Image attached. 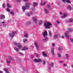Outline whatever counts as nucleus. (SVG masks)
Instances as JSON below:
<instances>
[{"label":"nucleus","mask_w":73,"mask_h":73,"mask_svg":"<svg viewBox=\"0 0 73 73\" xmlns=\"http://www.w3.org/2000/svg\"><path fill=\"white\" fill-rule=\"evenodd\" d=\"M14 44L17 46V47H15L14 48V49L15 51L19 52V50H21L22 47V46H21V44L19 43H17L16 42H14Z\"/></svg>","instance_id":"nucleus-1"},{"label":"nucleus","mask_w":73,"mask_h":73,"mask_svg":"<svg viewBox=\"0 0 73 73\" xmlns=\"http://www.w3.org/2000/svg\"><path fill=\"white\" fill-rule=\"evenodd\" d=\"M52 24L50 22H46L44 23V26L46 28H48Z\"/></svg>","instance_id":"nucleus-2"},{"label":"nucleus","mask_w":73,"mask_h":73,"mask_svg":"<svg viewBox=\"0 0 73 73\" xmlns=\"http://www.w3.org/2000/svg\"><path fill=\"white\" fill-rule=\"evenodd\" d=\"M15 33H16V32H13L12 33H9V36H10V37H11V38H13V37H14L15 35Z\"/></svg>","instance_id":"nucleus-3"},{"label":"nucleus","mask_w":73,"mask_h":73,"mask_svg":"<svg viewBox=\"0 0 73 73\" xmlns=\"http://www.w3.org/2000/svg\"><path fill=\"white\" fill-rule=\"evenodd\" d=\"M35 45V46L36 48V50H38V47H39V46L38 45V43H37V42H35L34 43Z\"/></svg>","instance_id":"nucleus-4"},{"label":"nucleus","mask_w":73,"mask_h":73,"mask_svg":"<svg viewBox=\"0 0 73 73\" xmlns=\"http://www.w3.org/2000/svg\"><path fill=\"white\" fill-rule=\"evenodd\" d=\"M32 19H33V20L35 23H36V24L37 23V22L38 21V20L37 19V18H36V17H33Z\"/></svg>","instance_id":"nucleus-5"},{"label":"nucleus","mask_w":73,"mask_h":73,"mask_svg":"<svg viewBox=\"0 0 73 73\" xmlns=\"http://www.w3.org/2000/svg\"><path fill=\"white\" fill-rule=\"evenodd\" d=\"M62 1L64 3H65L66 1V3H68L69 4H70L71 3V2L69 0H62Z\"/></svg>","instance_id":"nucleus-6"},{"label":"nucleus","mask_w":73,"mask_h":73,"mask_svg":"<svg viewBox=\"0 0 73 73\" xmlns=\"http://www.w3.org/2000/svg\"><path fill=\"white\" fill-rule=\"evenodd\" d=\"M34 61L35 62H41V60L40 59H35L34 60Z\"/></svg>","instance_id":"nucleus-7"},{"label":"nucleus","mask_w":73,"mask_h":73,"mask_svg":"<svg viewBox=\"0 0 73 73\" xmlns=\"http://www.w3.org/2000/svg\"><path fill=\"white\" fill-rule=\"evenodd\" d=\"M5 18V16L3 14H2L1 15V17H0V19H4Z\"/></svg>","instance_id":"nucleus-8"},{"label":"nucleus","mask_w":73,"mask_h":73,"mask_svg":"<svg viewBox=\"0 0 73 73\" xmlns=\"http://www.w3.org/2000/svg\"><path fill=\"white\" fill-rule=\"evenodd\" d=\"M67 9L70 11H71L72 9V8L71 7V6L70 5H68L67 6Z\"/></svg>","instance_id":"nucleus-9"},{"label":"nucleus","mask_w":73,"mask_h":73,"mask_svg":"<svg viewBox=\"0 0 73 73\" xmlns=\"http://www.w3.org/2000/svg\"><path fill=\"white\" fill-rule=\"evenodd\" d=\"M2 23L3 27H6V26H7V25H6L5 21L2 22Z\"/></svg>","instance_id":"nucleus-10"},{"label":"nucleus","mask_w":73,"mask_h":73,"mask_svg":"<svg viewBox=\"0 0 73 73\" xmlns=\"http://www.w3.org/2000/svg\"><path fill=\"white\" fill-rule=\"evenodd\" d=\"M26 7L27 9H28V8H29L30 6L28 4V3H26Z\"/></svg>","instance_id":"nucleus-11"},{"label":"nucleus","mask_w":73,"mask_h":73,"mask_svg":"<svg viewBox=\"0 0 73 73\" xmlns=\"http://www.w3.org/2000/svg\"><path fill=\"white\" fill-rule=\"evenodd\" d=\"M68 16L67 14H63V16H60L61 18H65L66 16Z\"/></svg>","instance_id":"nucleus-12"},{"label":"nucleus","mask_w":73,"mask_h":73,"mask_svg":"<svg viewBox=\"0 0 73 73\" xmlns=\"http://www.w3.org/2000/svg\"><path fill=\"white\" fill-rule=\"evenodd\" d=\"M4 70L5 72L6 73H9V72L8 70V69L6 68H4Z\"/></svg>","instance_id":"nucleus-13"},{"label":"nucleus","mask_w":73,"mask_h":73,"mask_svg":"<svg viewBox=\"0 0 73 73\" xmlns=\"http://www.w3.org/2000/svg\"><path fill=\"white\" fill-rule=\"evenodd\" d=\"M47 32L46 31H44L43 34V36L44 37H45V36H47V34H46Z\"/></svg>","instance_id":"nucleus-14"},{"label":"nucleus","mask_w":73,"mask_h":73,"mask_svg":"<svg viewBox=\"0 0 73 73\" xmlns=\"http://www.w3.org/2000/svg\"><path fill=\"white\" fill-rule=\"evenodd\" d=\"M52 50V52L51 53L53 55H54V49H53V48H52L51 49Z\"/></svg>","instance_id":"nucleus-15"},{"label":"nucleus","mask_w":73,"mask_h":73,"mask_svg":"<svg viewBox=\"0 0 73 73\" xmlns=\"http://www.w3.org/2000/svg\"><path fill=\"white\" fill-rule=\"evenodd\" d=\"M46 3V2H44L43 3L42 2L40 3V5H45Z\"/></svg>","instance_id":"nucleus-16"},{"label":"nucleus","mask_w":73,"mask_h":73,"mask_svg":"<svg viewBox=\"0 0 73 73\" xmlns=\"http://www.w3.org/2000/svg\"><path fill=\"white\" fill-rule=\"evenodd\" d=\"M48 38L47 37H45L44 38V41H48Z\"/></svg>","instance_id":"nucleus-17"},{"label":"nucleus","mask_w":73,"mask_h":73,"mask_svg":"<svg viewBox=\"0 0 73 73\" xmlns=\"http://www.w3.org/2000/svg\"><path fill=\"white\" fill-rule=\"evenodd\" d=\"M65 36L67 38H69V35H68V33H66V34H65Z\"/></svg>","instance_id":"nucleus-18"},{"label":"nucleus","mask_w":73,"mask_h":73,"mask_svg":"<svg viewBox=\"0 0 73 73\" xmlns=\"http://www.w3.org/2000/svg\"><path fill=\"white\" fill-rule=\"evenodd\" d=\"M60 21L58 20L56 21V25H57V24H60Z\"/></svg>","instance_id":"nucleus-19"},{"label":"nucleus","mask_w":73,"mask_h":73,"mask_svg":"<svg viewBox=\"0 0 73 73\" xmlns=\"http://www.w3.org/2000/svg\"><path fill=\"white\" fill-rule=\"evenodd\" d=\"M42 54L43 56H47V55L46 54V53L44 52H43Z\"/></svg>","instance_id":"nucleus-20"},{"label":"nucleus","mask_w":73,"mask_h":73,"mask_svg":"<svg viewBox=\"0 0 73 73\" xmlns=\"http://www.w3.org/2000/svg\"><path fill=\"white\" fill-rule=\"evenodd\" d=\"M28 50L27 47H24L22 49V50Z\"/></svg>","instance_id":"nucleus-21"},{"label":"nucleus","mask_w":73,"mask_h":73,"mask_svg":"<svg viewBox=\"0 0 73 73\" xmlns=\"http://www.w3.org/2000/svg\"><path fill=\"white\" fill-rule=\"evenodd\" d=\"M28 37V34L27 33H26V34H25L24 37L27 38Z\"/></svg>","instance_id":"nucleus-22"},{"label":"nucleus","mask_w":73,"mask_h":73,"mask_svg":"<svg viewBox=\"0 0 73 73\" xmlns=\"http://www.w3.org/2000/svg\"><path fill=\"white\" fill-rule=\"evenodd\" d=\"M58 35H55L54 36V38H57L58 37Z\"/></svg>","instance_id":"nucleus-23"},{"label":"nucleus","mask_w":73,"mask_h":73,"mask_svg":"<svg viewBox=\"0 0 73 73\" xmlns=\"http://www.w3.org/2000/svg\"><path fill=\"white\" fill-rule=\"evenodd\" d=\"M49 12V11L47 10H46V9H45V13H48Z\"/></svg>","instance_id":"nucleus-24"},{"label":"nucleus","mask_w":73,"mask_h":73,"mask_svg":"<svg viewBox=\"0 0 73 73\" xmlns=\"http://www.w3.org/2000/svg\"><path fill=\"white\" fill-rule=\"evenodd\" d=\"M22 9H23V11H25V9H26V8H25V7L24 6L23 7Z\"/></svg>","instance_id":"nucleus-25"},{"label":"nucleus","mask_w":73,"mask_h":73,"mask_svg":"<svg viewBox=\"0 0 73 73\" xmlns=\"http://www.w3.org/2000/svg\"><path fill=\"white\" fill-rule=\"evenodd\" d=\"M7 6L8 7V8H11V6L9 5V3L7 4Z\"/></svg>","instance_id":"nucleus-26"},{"label":"nucleus","mask_w":73,"mask_h":73,"mask_svg":"<svg viewBox=\"0 0 73 73\" xmlns=\"http://www.w3.org/2000/svg\"><path fill=\"white\" fill-rule=\"evenodd\" d=\"M23 42H27V39H26L25 38H24L23 39Z\"/></svg>","instance_id":"nucleus-27"},{"label":"nucleus","mask_w":73,"mask_h":73,"mask_svg":"<svg viewBox=\"0 0 73 73\" xmlns=\"http://www.w3.org/2000/svg\"><path fill=\"white\" fill-rule=\"evenodd\" d=\"M38 4L37 3H34V7H36V6H37V5Z\"/></svg>","instance_id":"nucleus-28"},{"label":"nucleus","mask_w":73,"mask_h":73,"mask_svg":"<svg viewBox=\"0 0 73 73\" xmlns=\"http://www.w3.org/2000/svg\"><path fill=\"white\" fill-rule=\"evenodd\" d=\"M48 32H49V34L50 35V36L51 37L52 36V33H51V32L50 31H48Z\"/></svg>","instance_id":"nucleus-29"},{"label":"nucleus","mask_w":73,"mask_h":73,"mask_svg":"<svg viewBox=\"0 0 73 73\" xmlns=\"http://www.w3.org/2000/svg\"><path fill=\"white\" fill-rule=\"evenodd\" d=\"M62 47H59L58 49L59 50H62Z\"/></svg>","instance_id":"nucleus-30"},{"label":"nucleus","mask_w":73,"mask_h":73,"mask_svg":"<svg viewBox=\"0 0 73 73\" xmlns=\"http://www.w3.org/2000/svg\"><path fill=\"white\" fill-rule=\"evenodd\" d=\"M8 57L10 60H12V57H11V56H9Z\"/></svg>","instance_id":"nucleus-31"},{"label":"nucleus","mask_w":73,"mask_h":73,"mask_svg":"<svg viewBox=\"0 0 73 73\" xmlns=\"http://www.w3.org/2000/svg\"><path fill=\"white\" fill-rule=\"evenodd\" d=\"M42 23H43V21H42L40 20L39 22V24H42Z\"/></svg>","instance_id":"nucleus-32"},{"label":"nucleus","mask_w":73,"mask_h":73,"mask_svg":"<svg viewBox=\"0 0 73 73\" xmlns=\"http://www.w3.org/2000/svg\"><path fill=\"white\" fill-rule=\"evenodd\" d=\"M73 21V19H69V22L70 23H72V22Z\"/></svg>","instance_id":"nucleus-33"},{"label":"nucleus","mask_w":73,"mask_h":73,"mask_svg":"<svg viewBox=\"0 0 73 73\" xmlns=\"http://www.w3.org/2000/svg\"><path fill=\"white\" fill-rule=\"evenodd\" d=\"M66 59H68V54H66Z\"/></svg>","instance_id":"nucleus-34"},{"label":"nucleus","mask_w":73,"mask_h":73,"mask_svg":"<svg viewBox=\"0 0 73 73\" xmlns=\"http://www.w3.org/2000/svg\"><path fill=\"white\" fill-rule=\"evenodd\" d=\"M10 63H11V61H7V64H9Z\"/></svg>","instance_id":"nucleus-35"},{"label":"nucleus","mask_w":73,"mask_h":73,"mask_svg":"<svg viewBox=\"0 0 73 73\" xmlns=\"http://www.w3.org/2000/svg\"><path fill=\"white\" fill-rule=\"evenodd\" d=\"M54 65V64L53 62H51V66H53V65Z\"/></svg>","instance_id":"nucleus-36"},{"label":"nucleus","mask_w":73,"mask_h":73,"mask_svg":"<svg viewBox=\"0 0 73 73\" xmlns=\"http://www.w3.org/2000/svg\"><path fill=\"white\" fill-rule=\"evenodd\" d=\"M2 7L3 8H5V4H3L2 5Z\"/></svg>","instance_id":"nucleus-37"},{"label":"nucleus","mask_w":73,"mask_h":73,"mask_svg":"<svg viewBox=\"0 0 73 73\" xmlns=\"http://www.w3.org/2000/svg\"><path fill=\"white\" fill-rule=\"evenodd\" d=\"M70 40L71 42H72V43H73V39L72 38H70Z\"/></svg>","instance_id":"nucleus-38"},{"label":"nucleus","mask_w":73,"mask_h":73,"mask_svg":"<svg viewBox=\"0 0 73 73\" xmlns=\"http://www.w3.org/2000/svg\"><path fill=\"white\" fill-rule=\"evenodd\" d=\"M68 31L69 32H70L71 31V30L70 29V28H69L68 29Z\"/></svg>","instance_id":"nucleus-39"},{"label":"nucleus","mask_w":73,"mask_h":73,"mask_svg":"<svg viewBox=\"0 0 73 73\" xmlns=\"http://www.w3.org/2000/svg\"><path fill=\"white\" fill-rule=\"evenodd\" d=\"M46 62H45V60H44L42 62L43 64H45Z\"/></svg>","instance_id":"nucleus-40"},{"label":"nucleus","mask_w":73,"mask_h":73,"mask_svg":"<svg viewBox=\"0 0 73 73\" xmlns=\"http://www.w3.org/2000/svg\"><path fill=\"white\" fill-rule=\"evenodd\" d=\"M58 57H61V55L59 54H58Z\"/></svg>","instance_id":"nucleus-41"},{"label":"nucleus","mask_w":73,"mask_h":73,"mask_svg":"<svg viewBox=\"0 0 73 73\" xmlns=\"http://www.w3.org/2000/svg\"><path fill=\"white\" fill-rule=\"evenodd\" d=\"M16 1H17V2H20V0H15Z\"/></svg>","instance_id":"nucleus-42"},{"label":"nucleus","mask_w":73,"mask_h":73,"mask_svg":"<svg viewBox=\"0 0 73 73\" xmlns=\"http://www.w3.org/2000/svg\"><path fill=\"white\" fill-rule=\"evenodd\" d=\"M19 54H21V55H24V54L22 53L19 52Z\"/></svg>","instance_id":"nucleus-43"},{"label":"nucleus","mask_w":73,"mask_h":73,"mask_svg":"<svg viewBox=\"0 0 73 73\" xmlns=\"http://www.w3.org/2000/svg\"><path fill=\"white\" fill-rule=\"evenodd\" d=\"M10 13L11 14H12V15H14V13H13V11L11 12Z\"/></svg>","instance_id":"nucleus-44"},{"label":"nucleus","mask_w":73,"mask_h":73,"mask_svg":"<svg viewBox=\"0 0 73 73\" xmlns=\"http://www.w3.org/2000/svg\"><path fill=\"white\" fill-rule=\"evenodd\" d=\"M7 11L8 12H9L10 11V10L9 9V8H7Z\"/></svg>","instance_id":"nucleus-45"},{"label":"nucleus","mask_w":73,"mask_h":73,"mask_svg":"<svg viewBox=\"0 0 73 73\" xmlns=\"http://www.w3.org/2000/svg\"><path fill=\"white\" fill-rule=\"evenodd\" d=\"M35 55L36 57H38V55L36 53Z\"/></svg>","instance_id":"nucleus-46"},{"label":"nucleus","mask_w":73,"mask_h":73,"mask_svg":"<svg viewBox=\"0 0 73 73\" xmlns=\"http://www.w3.org/2000/svg\"><path fill=\"white\" fill-rule=\"evenodd\" d=\"M48 8H50V5H48Z\"/></svg>","instance_id":"nucleus-47"},{"label":"nucleus","mask_w":73,"mask_h":73,"mask_svg":"<svg viewBox=\"0 0 73 73\" xmlns=\"http://www.w3.org/2000/svg\"><path fill=\"white\" fill-rule=\"evenodd\" d=\"M65 37V36H64V35H62V38H64Z\"/></svg>","instance_id":"nucleus-48"},{"label":"nucleus","mask_w":73,"mask_h":73,"mask_svg":"<svg viewBox=\"0 0 73 73\" xmlns=\"http://www.w3.org/2000/svg\"><path fill=\"white\" fill-rule=\"evenodd\" d=\"M52 45L53 46H55V44L54 43H52Z\"/></svg>","instance_id":"nucleus-49"},{"label":"nucleus","mask_w":73,"mask_h":73,"mask_svg":"<svg viewBox=\"0 0 73 73\" xmlns=\"http://www.w3.org/2000/svg\"><path fill=\"white\" fill-rule=\"evenodd\" d=\"M27 15L28 16H30V15H29V14H27Z\"/></svg>","instance_id":"nucleus-50"},{"label":"nucleus","mask_w":73,"mask_h":73,"mask_svg":"<svg viewBox=\"0 0 73 73\" xmlns=\"http://www.w3.org/2000/svg\"><path fill=\"white\" fill-rule=\"evenodd\" d=\"M29 13L30 15H32V14H33V13Z\"/></svg>","instance_id":"nucleus-51"},{"label":"nucleus","mask_w":73,"mask_h":73,"mask_svg":"<svg viewBox=\"0 0 73 73\" xmlns=\"http://www.w3.org/2000/svg\"><path fill=\"white\" fill-rule=\"evenodd\" d=\"M63 65L64 66H66V64H64Z\"/></svg>","instance_id":"nucleus-52"},{"label":"nucleus","mask_w":73,"mask_h":73,"mask_svg":"<svg viewBox=\"0 0 73 73\" xmlns=\"http://www.w3.org/2000/svg\"><path fill=\"white\" fill-rule=\"evenodd\" d=\"M33 55L31 56V58H33Z\"/></svg>","instance_id":"nucleus-53"},{"label":"nucleus","mask_w":73,"mask_h":73,"mask_svg":"<svg viewBox=\"0 0 73 73\" xmlns=\"http://www.w3.org/2000/svg\"><path fill=\"white\" fill-rule=\"evenodd\" d=\"M0 73H3L2 71H0Z\"/></svg>","instance_id":"nucleus-54"},{"label":"nucleus","mask_w":73,"mask_h":73,"mask_svg":"<svg viewBox=\"0 0 73 73\" xmlns=\"http://www.w3.org/2000/svg\"><path fill=\"white\" fill-rule=\"evenodd\" d=\"M1 25H2L1 23H0V27L1 26Z\"/></svg>","instance_id":"nucleus-55"},{"label":"nucleus","mask_w":73,"mask_h":73,"mask_svg":"<svg viewBox=\"0 0 73 73\" xmlns=\"http://www.w3.org/2000/svg\"><path fill=\"white\" fill-rule=\"evenodd\" d=\"M34 10H35V9H32V11H34Z\"/></svg>","instance_id":"nucleus-56"},{"label":"nucleus","mask_w":73,"mask_h":73,"mask_svg":"<svg viewBox=\"0 0 73 73\" xmlns=\"http://www.w3.org/2000/svg\"><path fill=\"white\" fill-rule=\"evenodd\" d=\"M24 1H28V0H23Z\"/></svg>","instance_id":"nucleus-57"},{"label":"nucleus","mask_w":73,"mask_h":73,"mask_svg":"<svg viewBox=\"0 0 73 73\" xmlns=\"http://www.w3.org/2000/svg\"><path fill=\"white\" fill-rule=\"evenodd\" d=\"M61 14H62V13H61V12H60V15H61Z\"/></svg>","instance_id":"nucleus-58"},{"label":"nucleus","mask_w":73,"mask_h":73,"mask_svg":"<svg viewBox=\"0 0 73 73\" xmlns=\"http://www.w3.org/2000/svg\"><path fill=\"white\" fill-rule=\"evenodd\" d=\"M1 45H3V43L1 42Z\"/></svg>","instance_id":"nucleus-59"},{"label":"nucleus","mask_w":73,"mask_h":73,"mask_svg":"<svg viewBox=\"0 0 73 73\" xmlns=\"http://www.w3.org/2000/svg\"><path fill=\"white\" fill-rule=\"evenodd\" d=\"M71 67H72V68H73V65H71Z\"/></svg>","instance_id":"nucleus-60"},{"label":"nucleus","mask_w":73,"mask_h":73,"mask_svg":"<svg viewBox=\"0 0 73 73\" xmlns=\"http://www.w3.org/2000/svg\"><path fill=\"white\" fill-rule=\"evenodd\" d=\"M49 69H50V67H48Z\"/></svg>","instance_id":"nucleus-61"},{"label":"nucleus","mask_w":73,"mask_h":73,"mask_svg":"<svg viewBox=\"0 0 73 73\" xmlns=\"http://www.w3.org/2000/svg\"><path fill=\"white\" fill-rule=\"evenodd\" d=\"M60 62H61V63L63 62H62V61H60Z\"/></svg>","instance_id":"nucleus-62"},{"label":"nucleus","mask_w":73,"mask_h":73,"mask_svg":"<svg viewBox=\"0 0 73 73\" xmlns=\"http://www.w3.org/2000/svg\"><path fill=\"white\" fill-rule=\"evenodd\" d=\"M8 21H10V20H8Z\"/></svg>","instance_id":"nucleus-63"},{"label":"nucleus","mask_w":73,"mask_h":73,"mask_svg":"<svg viewBox=\"0 0 73 73\" xmlns=\"http://www.w3.org/2000/svg\"><path fill=\"white\" fill-rule=\"evenodd\" d=\"M72 72H73V71H72Z\"/></svg>","instance_id":"nucleus-64"}]
</instances>
